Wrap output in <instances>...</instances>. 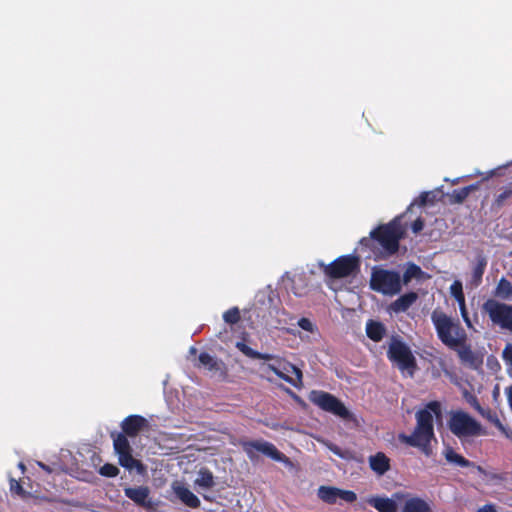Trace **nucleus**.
Masks as SVG:
<instances>
[{
  "mask_svg": "<svg viewBox=\"0 0 512 512\" xmlns=\"http://www.w3.org/2000/svg\"><path fill=\"white\" fill-rule=\"evenodd\" d=\"M147 427V419L140 415H130L126 417L121 424L124 434H112L113 447L118 456L119 464L129 471L136 470L140 475L145 473L146 468L139 460L132 456V448L127 436L135 437Z\"/></svg>",
  "mask_w": 512,
  "mask_h": 512,
  "instance_id": "obj_1",
  "label": "nucleus"
},
{
  "mask_svg": "<svg viewBox=\"0 0 512 512\" xmlns=\"http://www.w3.org/2000/svg\"><path fill=\"white\" fill-rule=\"evenodd\" d=\"M441 413L440 403L437 401L429 402L424 409L416 412V426L410 435L401 433L398 435L400 442L420 449L426 456L432 453L431 441L435 440L433 415Z\"/></svg>",
  "mask_w": 512,
  "mask_h": 512,
  "instance_id": "obj_2",
  "label": "nucleus"
},
{
  "mask_svg": "<svg viewBox=\"0 0 512 512\" xmlns=\"http://www.w3.org/2000/svg\"><path fill=\"white\" fill-rule=\"evenodd\" d=\"M432 323L437 336L443 344L450 348L462 345L466 340V333L460 323L439 309L431 314Z\"/></svg>",
  "mask_w": 512,
  "mask_h": 512,
  "instance_id": "obj_3",
  "label": "nucleus"
},
{
  "mask_svg": "<svg viewBox=\"0 0 512 512\" xmlns=\"http://www.w3.org/2000/svg\"><path fill=\"white\" fill-rule=\"evenodd\" d=\"M269 361L274 362L263 363L260 365L261 378L266 379L270 383H273L274 379L269 376V373L272 372L296 388L302 386L303 375L302 371L298 367L290 362L284 361L276 355L274 359H270Z\"/></svg>",
  "mask_w": 512,
  "mask_h": 512,
  "instance_id": "obj_4",
  "label": "nucleus"
},
{
  "mask_svg": "<svg viewBox=\"0 0 512 512\" xmlns=\"http://www.w3.org/2000/svg\"><path fill=\"white\" fill-rule=\"evenodd\" d=\"M449 430L460 440H467L486 435L482 425L467 412L456 410L450 412Z\"/></svg>",
  "mask_w": 512,
  "mask_h": 512,
  "instance_id": "obj_5",
  "label": "nucleus"
},
{
  "mask_svg": "<svg viewBox=\"0 0 512 512\" xmlns=\"http://www.w3.org/2000/svg\"><path fill=\"white\" fill-rule=\"evenodd\" d=\"M370 287L383 295L394 296L402 289L401 276L396 271L374 267L371 273Z\"/></svg>",
  "mask_w": 512,
  "mask_h": 512,
  "instance_id": "obj_6",
  "label": "nucleus"
},
{
  "mask_svg": "<svg viewBox=\"0 0 512 512\" xmlns=\"http://www.w3.org/2000/svg\"><path fill=\"white\" fill-rule=\"evenodd\" d=\"M403 233L404 230L401 223L393 220L389 224L373 230L370 235L378 240L379 244L388 254H393L398 250L399 240L402 238Z\"/></svg>",
  "mask_w": 512,
  "mask_h": 512,
  "instance_id": "obj_7",
  "label": "nucleus"
},
{
  "mask_svg": "<svg viewBox=\"0 0 512 512\" xmlns=\"http://www.w3.org/2000/svg\"><path fill=\"white\" fill-rule=\"evenodd\" d=\"M240 445L250 460L256 459L257 452H259L275 461L284 463L286 466L292 467L293 465L291 460L270 442L264 440L241 441Z\"/></svg>",
  "mask_w": 512,
  "mask_h": 512,
  "instance_id": "obj_8",
  "label": "nucleus"
},
{
  "mask_svg": "<svg viewBox=\"0 0 512 512\" xmlns=\"http://www.w3.org/2000/svg\"><path fill=\"white\" fill-rule=\"evenodd\" d=\"M387 355L401 370H407L410 375L413 374L416 368V360L410 348L405 343L397 338H392Z\"/></svg>",
  "mask_w": 512,
  "mask_h": 512,
  "instance_id": "obj_9",
  "label": "nucleus"
},
{
  "mask_svg": "<svg viewBox=\"0 0 512 512\" xmlns=\"http://www.w3.org/2000/svg\"><path fill=\"white\" fill-rule=\"evenodd\" d=\"M483 311L494 324L512 331V305L488 299L483 304Z\"/></svg>",
  "mask_w": 512,
  "mask_h": 512,
  "instance_id": "obj_10",
  "label": "nucleus"
},
{
  "mask_svg": "<svg viewBox=\"0 0 512 512\" xmlns=\"http://www.w3.org/2000/svg\"><path fill=\"white\" fill-rule=\"evenodd\" d=\"M321 267L327 276L339 279L353 275L359 268V261L356 257L347 255L337 258L328 265L321 264Z\"/></svg>",
  "mask_w": 512,
  "mask_h": 512,
  "instance_id": "obj_11",
  "label": "nucleus"
},
{
  "mask_svg": "<svg viewBox=\"0 0 512 512\" xmlns=\"http://www.w3.org/2000/svg\"><path fill=\"white\" fill-rule=\"evenodd\" d=\"M309 400L321 409L331 412L343 419L351 417L348 409L333 395L323 391H312Z\"/></svg>",
  "mask_w": 512,
  "mask_h": 512,
  "instance_id": "obj_12",
  "label": "nucleus"
},
{
  "mask_svg": "<svg viewBox=\"0 0 512 512\" xmlns=\"http://www.w3.org/2000/svg\"><path fill=\"white\" fill-rule=\"evenodd\" d=\"M317 496L327 504H335L338 499L352 503L356 501L357 496L353 491L342 490L332 486H320Z\"/></svg>",
  "mask_w": 512,
  "mask_h": 512,
  "instance_id": "obj_13",
  "label": "nucleus"
},
{
  "mask_svg": "<svg viewBox=\"0 0 512 512\" xmlns=\"http://www.w3.org/2000/svg\"><path fill=\"white\" fill-rule=\"evenodd\" d=\"M124 494L136 505L147 509L152 506L149 500L150 489L147 486L127 487L124 489Z\"/></svg>",
  "mask_w": 512,
  "mask_h": 512,
  "instance_id": "obj_14",
  "label": "nucleus"
},
{
  "mask_svg": "<svg viewBox=\"0 0 512 512\" xmlns=\"http://www.w3.org/2000/svg\"><path fill=\"white\" fill-rule=\"evenodd\" d=\"M172 490L177 498L186 506L190 508H198L200 506L199 498L180 482H174Z\"/></svg>",
  "mask_w": 512,
  "mask_h": 512,
  "instance_id": "obj_15",
  "label": "nucleus"
},
{
  "mask_svg": "<svg viewBox=\"0 0 512 512\" xmlns=\"http://www.w3.org/2000/svg\"><path fill=\"white\" fill-rule=\"evenodd\" d=\"M418 299V295L415 292H409L402 296H400L398 299H396L394 302L391 303L390 309L395 313H401L407 311Z\"/></svg>",
  "mask_w": 512,
  "mask_h": 512,
  "instance_id": "obj_16",
  "label": "nucleus"
},
{
  "mask_svg": "<svg viewBox=\"0 0 512 512\" xmlns=\"http://www.w3.org/2000/svg\"><path fill=\"white\" fill-rule=\"evenodd\" d=\"M370 468L378 475L385 474L390 469V460L382 452L369 457Z\"/></svg>",
  "mask_w": 512,
  "mask_h": 512,
  "instance_id": "obj_17",
  "label": "nucleus"
},
{
  "mask_svg": "<svg viewBox=\"0 0 512 512\" xmlns=\"http://www.w3.org/2000/svg\"><path fill=\"white\" fill-rule=\"evenodd\" d=\"M368 503L379 512H397V503L394 499L388 497H372Z\"/></svg>",
  "mask_w": 512,
  "mask_h": 512,
  "instance_id": "obj_18",
  "label": "nucleus"
},
{
  "mask_svg": "<svg viewBox=\"0 0 512 512\" xmlns=\"http://www.w3.org/2000/svg\"><path fill=\"white\" fill-rule=\"evenodd\" d=\"M199 363L200 366L204 367L209 372L220 373L221 375L224 373V364L206 352L199 355Z\"/></svg>",
  "mask_w": 512,
  "mask_h": 512,
  "instance_id": "obj_19",
  "label": "nucleus"
},
{
  "mask_svg": "<svg viewBox=\"0 0 512 512\" xmlns=\"http://www.w3.org/2000/svg\"><path fill=\"white\" fill-rule=\"evenodd\" d=\"M461 362L470 368H478L482 364V359L477 356L470 347L463 346L458 350Z\"/></svg>",
  "mask_w": 512,
  "mask_h": 512,
  "instance_id": "obj_20",
  "label": "nucleus"
},
{
  "mask_svg": "<svg viewBox=\"0 0 512 512\" xmlns=\"http://www.w3.org/2000/svg\"><path fill=\"white\" fill-rule=\"evenodd\" d=\"M401 512H431V507L424 499L412 497L406 500Z\"/></svg>",
  "mask_w": 512,
  "mask_h": 512,
  "instance_id": "obj_21",
  "label": "nucleus"
},
{
  "mask_svg": "<svg viewBox=\"0 0 512 512\" xmlns=\"http://www.w3.org/2000/svg\"><path fill=\"white\" fill-rule=\"evenodd\" d=\"M195 486L204 489H210L215 485L214 475L207 468H201L198 471L197 478L194 481Z\"/></svg>",
  "mask_w": 512,
  "mask_h": 512,
  "instance_id": "obj_22",
  "label": "nucleus"
},
{
  "mask_svg": "<svg viewBox=\"0 0 512 512\" xmlns=\"http://www.w3.org/2000/svg\"><path fill=\"white\" fill-rule=\"evenodd\" d=\"M385 332L386 329L380 322L369 321L366 325L367 336L375 342L381 341L385 335Z\"/></svg>",
  "mask_w": 512,
  "mask_h": 512,
  "instance_id": "obj_23",
  "label": "nucleus"
},
{
  "mask_svg": "<svg viewBox=\"0 0 512 512\" xmlns=\"http://www.w3.org/2000/svg\"><path fill=\"white\" fill-rule=\"evenodd\" d=\"M236 347L247 357L252 359L270 360L274 359L275 355L268 353H260L243 342H237Z\"/></svg>",
  "mask_w": 512,
  "mask_h": 512,
  "instance_id": "obj_24",
  "label": "nucleus"
},
{
  "mask_svg": "<svg viewBox=\"0 0 512 512\" xmlns=\"http://www.w3.org/2000/svg\"><path fill=\"white\" fill-rule=\"evenodd\" d=\"M445 459L451 463L460 467H469L473 464L464 458L462 455L456 453L451 447H447L444 451Z\"/></svg>",
  "mask_w": 512,
  "mask_h": 512,
  "instance_id": "obj_25",
  "label": "nucleus"
},
{
  "mask_svg": "<svg viewBox=\"0 0 512 512\" xmlns=\"http://www.w3.org/2000/svg\"><path fill=\"white\" fill-rule=\"evenodd\" d=\"M486 265H487V259L482 255H478L477 256V264L473 268V273H472V281L475 286H478L481 283L482 276L484 274Z\"/></svg>",
  "mask_w": 512,
  "mask_h": 512,
  "instance_id": "obj_26",
  "label": "nucleus"
},
{
  "mask_svg": "<svg viewBox=\"0 0 512 512\" xmlns=\"http://www.w3.org/2000/svg\"><path fill=\"white\" fill-rule=\"evenodd\" d=\"M495 296L501 299H511L512 298V284L504 277H502L496 288H495Z\"/></svg>",
  "mask_w": 512,
  "mask_h": 512,
  "instance_id": "obj_27",
  "label": "nucleus"
},
{
  "mask_svg": "<svg viewBox=\"0 0 512 512\" xmlns=\"http://www.w3.org/2000/svg\"><path fill=\"white\" fill-rule=\"evenodd\" d=\"M422 274H423V272L419 266H417L415 264H409L404 272L401 282H403V284L407 285L412 279L420 278Z\"/></svg>",
  "mask_w": 512,
  "mask_h": 512,
  "instance_id": "obj_28",
  "label": "nucleus"
},
{
  "mask_svg": "<svg viewBox=\"0 0 512 512\" xmlns=\"http://www.w3.org/2000/svg\"><path fill=\"white\" fill-rule=\"evenodd\" d=\"M473 189V186H467L459 190H454L451 197L453 198L454 202L462 203L468 197V195Z\"/></svg>",
  "mask_w": 512,
  "mask_h": 512,
  "instance_id": "obj_29",
  "label": "nucleus"
},
{
  "mask_svg": "<svg viewBox=\"0 0 512 512\" xmlns=\"http://www.w3.org/2000/svg\"><path fill=\"white\" fill-rule=\"evenodd\" d=\"M99 474L104 477H116L119 469L114 464L106 463L99 469Z\"/></svg>",
  "mask_w": 512,
  "mask_h": 512,
  "instance_id": "obj_30",
  "label": "nucleus"
},
{
  "mask_svg": "<svg viewBox=\"0 0 512 512\" xmlns=\"http://www.w3.org/2000/svg\"><path fill=\"white\" fill-rule=\"evenodd\" d=\"M225 322L235 324L240 320V312L238 308H231L223 314Z\"/></svg>",
  "mask_w": 512,
  "mask_h": 512,
  "instance_id": "obj_31",
  "label": "nucleus"
},
{
  "mask_svg": "<svg viewBox=\"0 0 512 512\" xmlns=\"http://www.w3.org/2000/svg\"><path fill=\"white\" fill-rule=\"evenodd\" d=\"M451 294L456 298L458 303L464 302L465 297L462 291V283L459 281H455L450 287Z\"/></svg>",
  "mask_w": 512,
  "mask_h": 512,
  "instance_id": "obj_32",
  "label": "nucleus"
},
{
  "mask_svg": "<svg viewBox=\"0 0 512 512\" xmlns=\"http://www.w3.org/2000/svg\"><path fill=\"white\" fill-rule=\"evenodd\" d=\"M435 195L432 192H423L420 194L419 198L413 203L419 206H424L427 203L433 202Z\"/></svg>",
  "mask_w": 512,
  "mask_h": 512,
  "instance_id": "obj_33",
  "label": "nucleus"
},
{
  "mask_svg": "<svg viewBox=\"0 0 512 512\" xmlns=\"http://www.w3.org/2000/svg\"><path fill=\"white\" fill-rule=\"evenodd\" d=\"M10 490L13 493H16L17 495L21 496L22 498H26L28 496V493L23 489L21 484L16 481L15 479H11L10 481Z\"/></svg>",
  "mask_w": 512,
  "mask_h": 512,
  "instance_id": "obj_34",
  "label": "nucleus"
},
{
  "mask_svg": "<svg viewBox=\"0 0 512 512\" xmlns=\"http://www.w3.org/2000/svg\"><path fill=\"white\" fill-rule=\"evenodd\" d=\"M483 416L486 417L491 423H493L499 430H503V424L495 413H492L489 410L485 411V415Z\"/></svg>",
  "mask_w": 512,
  "mask_h": 512,
  "instance_id": "obj_35",
  "label": "nucleus"
},
{
  "mask_svg": "<svg viewBox=\"0 0 512 512\" xmlns=\"http://www.w3.org/2000/svg\"><path fill=\"white\" fill-rule=\"evenodd\" d=\"M299 327L303 330L313 333L316 330L315 325L308 318H301L298 321Z\"/></svg>",
  "mask_w": 512,
  "mask_h": 512,
  "instance_id": "obj_36",
  "label": "nucleus"
},
{
  "mask_svg": "<svg viewBox=\"0 0 512 512\" xmlns=\"http://www.w3.org/2000/svg\"><path fill=\"white\" fill-rule=\"evenodd\" d=\"M321 443H323L330 451H332L334 454L341 458H345V453L335 444H332L325 440H319Z\"/></svg>",
  "mask_w": 512,
  "mask_h": 512,
  "instance_id": "obj_37",
  "label": "nucleus"
},
{
  "mask_svg": "<svg viewBox=\"0 0 512 512\" xmlns=\"http://www.w3.org/2000/svg\"><path fill=\"white\" fill-rule=\"evenodd\" d=\"M459 306H460L461 315H462L466 325L468 327H472L471 321H470V319L468 317V313H467V310H466L465 301L459 303Z\"/></svg>",
  "mask_w": 512,
  "mask_h": 512,
  "instance_id": "obj_38",
  "label": "nucleus"
},
{
  "mask_svg": "<svg viewBox=\"0 0 512 512\" xmlns=\"http://www.w3.org/2000/svg\"><path fill=\"white\" fill-rule=\"evenodd\" d=\"M512 195V189H506L502 193H500L497 197V203L501 205L505 199L509 198Z\"/></svg>",
  "mask_w": 512,
  "mask_h": 512,
  "instance_id": "obj_39",
  "label": "nucleus"
},
{
  "mask_svg": "<svg viewBox=\"0 0 512 512\" xmlns=\"http://www.w3.org/2000/svg\"><path fill=\"white\" fill-rule=\"evenodd\" d=\"M424 227V221L420 218L416 219L412 224V230L414 233L420 232Z\"/></svg>",
  "mask_w": 512,
  "mask_h": 512,
  "instance_id": "obj_40",
  "label": "nucleus"
},
{
  "mask_svg": "<svg viewBox=\"0 0 512 512\" xmlns=\"http://www.w3.org/2000/svg\"><path fill=\"white\" fill-rule=\"evenodd\" d=\"M476 512H497L495 505L486 504L483 507L479 508Z\"/></svg>",
  "mask_w": 512,
  "mask_h": 512,
  "instance_id": "obj_41",
  "label": "nucleus"
},
{
  "mask_svg": "<svg viewBox=\"0 0 512 512\" xmlns=\"http://www.w3.org/2000/svg\"><path fill=\"white\" fill-rule=\"evenodd\" d=\"M504 355L512 361V345H508L504 350Z\"/></svg>",
  "mask_w": 512,
  "mask_h": 512,
  "instance_id": "obj_42",
  "label": "nucleus"
},
{
  "mask_svg": "<svg viewBox=\"0 0 512 512\" xmlns=\"http://www.w3.org/2000/svg\"><path fill=\"white\" fill-rule=\"evenodd\" d=\"M473 406L475 407V409L477 411L480 412L481 415H485V411L482 409V407L480 406V404L477 402L476 399H474V401H473Z\"/></svg>",
  "mask_w": 512,
  "mask_h": 512,
  "instance_id": "obj_43",
  "label": "nucleus"
},
{
  "mask_svg": "<svg viewBox=\"0 0 512 512\" xmlns=\"http://www.w3.org/2000/svg\"><path fill=\"white\" fill-rule=\"evenodd\" d=\"M473 406L475 407V409L477 411L480 412L481 415H485V411L482 409V407L480 406V404L477 402L476 399H474V401H473Z\"/></svg>",
  "mask_w": 512,
  "mask_h": 512,
  "instance_id": "obj_44",
  "label": "nucleus"
},
{
  "mask_svg": "<svg viewBox=\"0 0 512 512\" xmlns=\"http://www.w3.org/2000/svg\"><path fill=\"white\" fill-rule=\"evenodd\" d=\"M507 438H511L512 437V431L510 429H507L504 425H503V430H500Z\"/></svg>",
  "mask_w": 512,
  "mask_h": 512,
  "instance_id": "obj_45",
  "label": "nucleus"
},
{
  "mask_svg": "<svg viewBox=\"0 0 512 512\" xmlns=\"http://www.w3.org/2000/svg\"><path fill=\"white\" fill-rule=\"evenodd\" d=\"M39 465H40V467H41V468H43L45 471H47V472H51V469H50L47 465H45V464H43V463H39Z\"/></svg>",
  "mask_w": 512,
  "mask_h": 512,
  "instance_id": "obj_46",
  "label": "nucleus"
},
{
  "mask_svg": "<svg viewBox=\"0 0 512 512\" xmlns=\"http://www.w3.org/2000/svg\"><path fill=\"white\" fill-rule=\"evenodd\" d=\"M196 352H197V349L195 347H191L190 348V353L191 354H196Z\"/></svg>",
  "mask_w": 512,
  "mask_h": 512,
  "instance_id": "obj_47",
  "label": "nucleus"
},
{
  "mask_svg": "<svg viewBox=\"0 0 512 512\" xmlns=\"http://www.w3.org/2000/svg\"><path fill=\"white\" fill-rule=\"evenodd\" d=\"M203 498H204L205 500H207V501H212V499H211L209 496H207V495H203Z\"/></svg>",
  "mask_w": 512,
  "mask_h": 512,
  "instance_id": "obj_48",
  "label": "nucleus"
},
{
  "mask_svg": "<svg viewBox=\"0 0 512 512\" xmlns=\"http://www.w3.org/2000/svg\"><path fill=\"white\" fill-rule=\"evenodd\" d=\"M394 497H396V498L400 499V498L402 497V495H400V494H398V493H397V494H395V495H394Z\"/></svg>",
  "mask_w": 512,
  "mask_h": 512,
  "instance_id": "obj_49",
  "label": "nucleus"
}]
</instances>
